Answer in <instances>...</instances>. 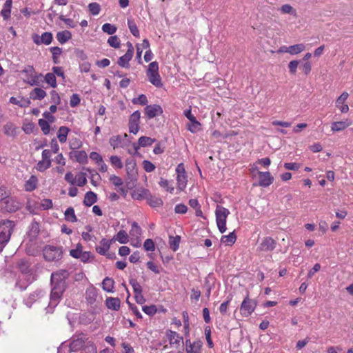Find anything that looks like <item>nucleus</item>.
I'll return each instance as SVG.
<instances>
[{"instance_id": "f257e3e1", "label": "nucleus", "mask_w": 353, "mask_h": 353, "mask_svg": "<svg viewBox=\"0 0 353 353\" xmlns=\"http://www.w3.org/2000/svg\"><path fill=\"white\" fill-rule=\"evenodd\" d=\"M52 290L50 296L48 307H55L62 298L63 292L65 291L67 285L65 281H51Z\"/></svg>"}, {"instance_id": "f03ea898", "label": "nucleus", "mask_w": 353, "mask_h": 353, "mask_svg": "<svg viewBox=\"0 0 353 353\" xmlns=\"http://www.w3.org/2000/svg\"><path fill=\"white\" fill-rule=\"evenodd\" d=\"M87 339L88 338L86 337V335L83 333L75 334L72 337L69 346L62 345V346L58 350V353H63V352H64V353H68L65 351L66 349H68V352L80 350L84 346Z\"/></svg>"}, {"instance_id": "7ed1b4c3", "label": "nucleus", "mask_w": 353, "mask_h": 353, "mask_svg": "<svg viewBox=\"0 0 353 353\" xmlns=\"http://www.w3.org/2000/svg\"><path fill=\"white\" fill-rule=\"evenodd\" d=\"M14 227L13 221L6 220L0 223V252L8 243Z\"/></svg>"}, {"instance_id": "20e7f679", "label": "nucleus", "mask_w": 353, "mask_h": 353, "mask_svg": "<svg viewBox=\"0 0 353 353\" xmlns=\"http://www.w3.org/2000/svg\"><path fill=\"white\" fill-rule=\"evenodd\" d=\"M43 255L48 262L59 261L63 257V248L59 246L46 245L43 249Z\"/></svg>"}, {"instance_id": "39448f33", "label": "nucleus", "mask_w": 353, "mask_h": 353, "mask_svg": "<svg viewBox=\"0 0 353 353\" xmlns=\"http://www.w3.org/2000/svg\"><path fill=\"white\" fill-rule=\"evenodd\" d=\"M149 81L157 88H161L163 83L159 72V63L157 61L151 62L146 72Z\"/></svg>"}, {"instance_id": "423d86ee", "label": "nucleus", "mask_w": 353, "mask_h": 353, "mask_svg": "<svg viewBox=\"0 0 353 353\" xmlns=\"http://www.w3.org/2000/svg\"><path fill=\"white\" fill-rule=\"evenodd\" d=\"M229 214L230 212L227 208L217 205L215 211L216 221L221 233H223L226 230V219Z\"/></svg>"}, {"instance_id": "0eeeda50", "label": "nucleus", "mask_w": 353, "mask_h": 353, "mask_svg": "<svg viewBox=\"0 0 353 353\" xmlns=\"http://www.w3.org/2000/svg\"><path fill=\"white\" fill-rule=\"evenodd\" d=\"M256 307V302L254 300L250 299L249 295L247 294L246 297L241 303L240 312L243 316L248 317L254 312Z\"/></svg>"}, {"instance_id": "6e6552de", "label": "nucleus", "mask_w": 353, "mask_h": 353, "mask_svg": "<svg viewBox=\"0 0 353 353\" xmlns=\"http://www.w3.org/2000/svg\"><path fill=\"white\" fill-rule=\"evenodd\" d=\"M141 113L139 110L134 112L129 117V132L134 134H137L140 126Z\"/></svg>"}, {"instance_id": "1a4fd4ad", "label": "nucleus", "mask_w": 353, "mask_h": 353, "mask_svg": "<svg viewBox=\"0 0 353 353\" xmlns=\"http://www.w3.org/2000/svg\"><path fill=\"white\" fill-rule=\"evenodd\" d=\"M52 34L49 32H43L41 36L37 34L32 35V40L37 45L45 44L49 45L52 41Z\"/></svg>"}, {"instance_id": "9d476101", "label": "nucleus", "mask_w": 353, "mask_h": 353, "mask_svg": "<svg viewBox=\"0 0 353 353\" xmlns=\"http://www.w3.org/2000/svg\"><path fill=\"white\" fill-rule=\"evenodd\" d=\"M276 245V242L272 238L267 236L264 238L258 247V250L262 252L272 251Z\"/></svg>"}, {"instance_id": "9b49d317", "label": "nucleus", "mask_w": 353, "mask_h": 353, "mask_svg": "<svg viewBox=\"0 0 353 353\" xmlns=\"http://www.w3.org/2000/svg\"><path fill=\"white\" fill-rule=\"evenodd\" d=\"M184 115L190 120L191 123L189 125L188 130L192 132H196L200 128L201 123L196 119V117L192 114L191 108L185 110Z\"/></svg>"}, {"instance_id": "f8f14e48", "label": "nucleus", "mask_w": 353, "mask_h": 353, "mask_svg": "<svg viewBox=\"0 0 353 353\" xmlns=\"http://www.w3.org/2000/svg\"><path fill=\"white\" fill-rule=\"evenodd\" d=\"M145 114L148 119H152L163 113L162 108L157 104L148 105L145 108Z\"/></svg>"}, {"instance_id": "ddd939ff", "label": "nucleus", "mask_w": 353, "mask_h": 353, "mask_svg": "<svg viewBox=\"0 0 353 353\" xmlns=\"http://www.w3.org/2000/svg\"><path fill=\"white\" fill-rule=\"evenodd\" d=\"M155 139H152L149 137L142 136L141 137L139 140L138 143H134L132 144V146L134 147V150H135V153H137V150L141 148H145L148 146L152 145L154 142H156Z\"/></svg>"}, {"instance_id": "4468645a", "label": "nucleus", "mask_w": 353, "mask_h": 353, "mask_svg": "<svg viewBox=\"0 0 353 353\" xmlns=\"http://www.w3.org/2000/svg\"><path fill=\"white\" fill-rule=\"evenodd\" d=\"M127 175L129 179H134L137 175V163L134 159H128L125 161Z\"/></svg>"}, {"instance_id": "2eb2a0df", "label": "nucleus", "mask_w": 353, "mask_h": 353, "mask_svg": "<svg viewBox=\"0 0 353 353\" xmlns=\"http://www.w3.org/2000/svg\"><path fill=\"white\" fill-rule=\"evenodd\" d=\"M259 185L261 187H268L274 181V178L269 172H259Z\"/></svg>"}, {"instance_id": "dca6fc26", "label": "nucleus", "mask_w": 353, "mask_h": 353, "mask_svg": "<svg viewBox=\"0 0 353 353\" xmlns=\"http://www.w3.org/2000/svg\"><path fill=\"white\" fill-rule=\"evenodd\" d=\"M70 158L79 163H85L88 161V155L84 150H74L70 152Z\"/></svg>"}, {"instance_id": "f3484780", "label": "nucleus", "mask_w": 353, "mask_h": 353, "mask_svg": "<svg viewBox=\"0 0 353 353\" xmlns=\"http://www.w3.org/2000/svg\"><path fill=\"white\" fill-rule=\"evenodd\" d=\"M40 232L39 224L38 222L34 221L29 226L28 236L30 241L36 239Z\"/></svg>"}, {"instance_id": "a211bd4d", "label": "nucleus", "mask_w": 353, "mask_h": 353, "mask_svg": "<svg viewBox=\"0 0 353 353\" xmlns=\"http://www.w3.org/2000/svg\"><path fill=\"white\" fill-rule=\"evenodd\" d=\"M69 272L66 270H60L56 272H53L51 275V281H65L69 277Z\"/></svg>"}, {"instance_id": "6ab92c4d", "label": "nucleus", "mask_w": 353, "mask_h": 353, "mask_svg": "<svg viewBox=\"0 0 353 353\" xmlns=\"http://www.w3.org/2000/svg\"><path fill=\"white\" fill-rule=\"evenodd\" d=\"M112 240L108 241L106 239H102L99 245L96 247V251L101 255H105L107 251L110 249Z\"/></svg>"}, {"instance_id": "aec40b11", "label": "nucleus", "mask_w": 353, "mask_h": 353, "mask_svg": "<svg viewBox=\"0 0 353 353\" xmlns=\"http://www.w3.org/2000/svg\"><path fill=\"white\" fill-rule=\"evenodd\" d=\"M18 128L12 123L8 122L3 126V132L8 137H15L17 134Z\"/></svg>"}, {"instance_id": "412c9836", "label": "nucleus", "mask_w": 353, "mask_h": 353, "mask_svg": "<svg viewBox=\"0 0 353 353\" xmlns=\"http://www.w3.org/2000/svg\"><path fill=\"white\" fill-rule=\"evenodd\" d=\"M17 268L22 274H29L31 271L30 263L25 259H21L17 263Z\"/></svg>"}, {"instance_id": "4be33fe9", "label": "nucleus", "mask_w": 353, "mask_h": 353, "mask_svg": "<svg viewBox=\"0 0 353 353\" xmlns=\"http://www.w3.org/2000/svg\"><path fill=\"white\" fill-rule=\"evenodd\" d=\"M121 301L119 298L109 297L105 300V305L108 308L117 311L120 308Z\"/></svg>"}, {"instance_id": "5701e85b", "label": "nucleus", "mask_w": 353, "mask_h": 353, "mask_svg": "<svg viewBox=\"0 0 353 353\" xmlns=\"http://www.w3.org/2000/svg\"><path fill=\"white\" fill-rule=\"evenodd\" d=\"M10 103L17 105L21 108H26L30 105V100L23 97H21L19 100L16 97H12L10 98Z\"/></svg>"}, {"instance_id": "b1692460", "label": "nucleus", "mask_w": 353, "mask_h": 353, "mask_svg": "<svg viewBox=\"0 0 353 353\" xmlns=\"http://www.w3.org/2000/svg\"><path fill=\"white\" fill-rule=\"evenodd\" d=\"M109 143L114 149L119 147L124 148L126 145L123 143V138L121 135H116L110 137Z\"/></svg>"}, {"instance_id": "393cba45", "label": "nucleus", "mask_w": 353, "mask_h": 353, "mask_svg": "<svg viewBox=\"0 0 353 353\" xmlns=\"http://www.w3.org/2000/svg\"><path fill=\"white\" fill-rule=\"evenodd\" d=\"M97 201V194L92 192L89 191L85 193L84 199H83V204L85 206L90 207L94 203H95Z\"/></svg>"}, {"instance_id": "a878e982", "label": "nucleus", "mask_w": 353, "mask_h": 353, "mask_svg": "<svg viewBox=\"0 0 353 353\" xmlns=\"http://www.w3.org/2000/svg\"><path fill=\"white\" fill-rule=\"evenodd\" d=\"M46 96L45 90L40 88H35L30 93V98L33 100H41Z\"/></svg>"}, {"instance_id": "bb28decb", "label": "nucleus", "mask_w": 353, "mask_h": 353, "mask_svg": "<svg viewBox=\"0 0 353 353\" xmlns=\"http://www.w3.org/2000/svg\"><path fill=\"white\" fill-rule=\"evenodd\" d=\"M167 336L169 339L170 345H180L181 341L183 340V338L179 335L176 332L169 330L167 334Z\"/></svg>"}, {"instance_id": "cd10ccee", "label": "nucleus", "mask_w": 353, "mask_h": 353, "mask_svg": "<svg viewBox=\"0 0 353 353\" xmlns=\"http://www.w3.org/2000/svg\"><path fill=\"white\" fill-rule=\"evenodd\" d=\"M12 3V0H6L3 5L1 14L5 20H8L10 17Z\"/></svg>"}, {"instance_id": "c85d7f7f", "label": "nucleus", "mask_w": 353, "mask_h": 353, "mask_svg": "<svg viewBox=\"0 0 353 353\" xmlns=\"http://www.w3.org/2000/svg\"><path fill=\"white\" fill-rule=\"evenodd\" d=\"M5 208L8 212H15L19 208L18 203L13 200L12 198H8L4 201Z\"/></svg>"}, {"instance_id": "c756f323", "label": "nucleus", "mask_w": 353, "mask_h": 353, "mask_svg": "<svg viewBox=\"0 0 353 353\" xmlns=\"http://www.w3.org/2000/svg\"><path fill=\"white\" fill-rule=\"evenodd\" d=\"M70 130V128L66 126H61L59 128L57 132V138L61 143H63L66 141L67 136Z\"/></svg>"}, {"instance_id": "7c9ffc66", "label": "nucleus", "mask_w": 353, "mask_h": 353, "mask_svg": "<svg viewBox=\"0 0 353 353\" xmlns=\"http://www.w3.org/2000/svg\"><path fill=\"white\" fill-rule=\"evenodd\" d=\"M72 37V34L68 30L59 32L57 34V39L61 44L66 43Z\"/></svg>"}, {"instance_id": "2f4dec72", "label": "nucleus", "mask_w": 353, "mask_h": 353, "mask_svg": "<svg viewBox=\"0 0 353 353\" xmlns=\"http://www.w3.org/2000/svg\"><path fill=\"white\" fill-rule=\"evenodd\" d=\"M201 347L202 342L201 341H194L186 347V352L187 353H201Z\"/></svg>"}, {"instance_id": "473e14b6", "label": "nucleus", "mask_w": 353, "mask_h": 353, "mask_svg": "<svg viewBox=\"0 0 353 353\" xmlns=\"http://www.w3.org/2000/svg\"><path fill=\"white\" fill-rule=\"evenodd\" d=\"M37 178L32 175L30 179L26 181L25 189L26 191L31 192L36 189L37 184Z\"/></svg>"}, {"instance_id": "72a5a7b5", "label": "nucleus", "mask_w": 353, "mask_h": 353, "mask_svg": "<svg viewBox=\"0 0 353 353\" xmlns=\"http://www.w3.org/2000/svg\"><path fill=\"white\" fill-rule=\"evenodd\" d=\"M236 240V235L234 232H230L228 235L222 236L221 242L227 245H231L235 243Z\"/></svg>"}, {"instance_id": "f704fd0d", "label": "nucleus", "mask_w": 353, "mask_h": 353, "mask_svg": "<svg viewBox=\"0 0 353 353\" xmlns=\"http://www.w3.org/2000/svg\"><path fill=\"white\" fill-rule=\"evenodd\" d=\"M132 55L125 53L119 59L117 63L122 68H129V62L132 59Z\"/></svg>"}, {"instance_id": "c9c22d12", "label": "nucleus", "mask_w": 353, "mask_h": 353, "mask_svg": "<svg viewBox=\"0 0 353 353\" xmlns=\"http://www.w3.org/2000/svg\"><path fill=\"white\" fill-rule=\"evenodd\" d=\"M350 125V123L345 121H336L332 123L331 130L333 132H339L345 130Z\"/></svg>"}, {"instance_id": "e433bc0d", "label": "nucleus", "mask_w": 353, "mask_h": 353, "mask_svg": "<svg viewBox=\"0 0 353 353\" xmlns=\"http://www.w3.org/2000/svg\"><path fill=\"white\" fill-rule=\"evenodd\" d=\"M114 281L109 277H105L102 282L103 290L108 292H112L114 288Z\"/></svg>"}, {"instance_id": "4c0bfd02", "label": "nucleus", "mask_w": 353, "mask_h": 353, "mask_svg": "<svg viewBox=\"0 0 353 353\" xmlns=\"http://www.w3.org/2000/svg\"><path fill=\"white\" fill-rule=\"evenodd\" d=\"M181 241V236L179 235H176L175 236H170L169 237V244L170 248L173 251H176L179 249V243Z\"/></svg>"}, {"instance_id": "58836bf2", "label": "nucleus", "mask_w": 353, "mask_h": 353, "mask_svg": "<svg viewBox=\"0 0 353 353\" xmlns=\"http://www.w3.org/2000/svg\"><path fill=\"white\" fill-rule=\"evenodd\" d=\"M65 219L70 222H77V218L74 213V210L72 207H69L65 212Z\"/></svg>"}, {"instance_id": "ea45409f", "label": "nucleus", "mask_w": 353, "mask_h": 353, "mask_svg": "<svg viewBox=\"0 0 353 353\" xmlns=\"http://www.w3.org/2000/svg\"><path fill=\"white\" fill-rule=\"evenodd\" d=\"M114 239L120 243L125 244L128 242V235L125 230H120L114 237Z\"/></svg>"}, {"instance_id": "a19ab883", "label": "nucleus", "mask_w": 353, "mask_h": 353, "mask_svg": "<svg viewBox=\"0 0 353 353\" xmlns=\"http://www.w3.org/2000/svg\"><path fill=\"white\" fill-rule=\"evenodd\" d=\"M128 26L132 34L135 37H139V30L132 19H128Z\"/></svg>"}, {"instance_id": "79ce46f5", "label": "nucleus", "mask_w": 353, "mask_h": 353, "mask_svg": "<svg viewBox=\"0 0 353 353\" xmlns=\"http://www.w3.org/2000/svg\"><path fill=\"white\" fill-rule=\"evenodd\" d=\"M305 50V46L303 43H299L289 46V54L292 55L301 53Z\"/></svg>"}, {"instance_id": "37998d69", "label": "nucleus", "mask_w": 353, "mask_h": 353, "mask_svg": "<svg viewBox=\"0 0 353 353\" xmlns=\"http://www.w3.org/2000/svg\"><path fill=\"white\" fill-rule=\"evenodd\" d=\"M44 80L48 84H49L53 88H56L57 85L56 77L54 74L52 72L47 73L44 77Z\"/></svg>"}, {"instance_id": "c03bdc74", "label": "nucleus", "mask_w": 353, "mask_h": 353, "mask_svg": "<svg viewBox=\"0 0 353 353\" xmlns=\"http://www.w3.org/2000/svg\"><path fill=\"white\" fill-rule=\"evenodd\" d=\"M38 123H39V127L41 129V131L43 132V133L44 134L46 135L50 133V123H48V121H47L46 120H44L43 119H40L38 121Z\"/></svg>"}, {"instance_id": "a18cd8bd", "label": "nucleus", "mask_w": 353, "mask_h": 353, "mask_svg": "<svg viewBox=\"0 0 353 353\" xmlns=\"http://www.w3.org/2000/svg\"><path fill=\"white\" fill-rule=\"evenodd\" d=\"M50 50L52 54L53 63L54 64L59 63V61L58 59V57L61 54L62 49L59 47L55 46L50 48Z\"/></svg>"}, {"instance_id": "49530a36", "label": "nucleus", "mask_w": 353, "mask_h": 353, "mask_svg": "<svg viewBox=\"0 0 353 353\" xmlns=\"http://www.w3.org/2000/svg\"><path fill=\"white\" fill-rule=\"evenodd\" d=\"M43 77L42 74H37L36 72L33 74V76H30V79L25 81L27 83L30 85H39L41 81L40 78Z\"/></svg>"}, {"instance_id": "de8ad7c7", "label": "nucleus", "mask_w": 353, "mask_h": 353, "mask_svg": "<svg viewBox=\"0 0 353 353\" xmlns=\"http://www.w3.org/2000/svg\"><path fill=\"white\" fill-rule=\"evenodd\" d=\"M141 234V229L137 222H133L130 231V235L138 238Z\"/></svg>"}, {"instance_id": "09e8293b", "label": "nucleus", "mask_w": 353, "mask_h": 353, "mask_svg": "<svg viewBox=\"0 0 353 353\" xmlns=\"http://www.w3.org/2000/svg\"><path fill=\"white\" fill-rule=\"evenodd\" d=\"M108 43L110 46L114 48H119L121 46V41L117 36H111L108 39Z\"/></svg>"}, {"instance_id": "8fccbe9b", "label": "nucleus", "mask_w": 353, "mask_h": 353, "mask_svg": "<svg viewBox=\"0 0 353 353\" xmlns=\"http://www.w3.org/2000/svg\"><path fill=\"white\" fill-rule=\"evenodd\" d=\"M117 28L114 25L106 23L102 26V30L108 33V34L112 35L116 32Z\"/></svg>"}, {"instance_id": "3c124183", "label": "nucleus", "mask_w": 353, "mask_h": 353, "mask_svg": "<svg viewBox=\"0 0 353 353\" xmlns=\"http://www.w3.org/2000/svg\"><path fill=\"white\" fill-rule=\"evenodd\" d=\"M186 176L185 174H179L177 176L178 188L181 191L183 190L186 186Z\"/></svg>"}, {"instance_id": "603ef678", "label": "nucleus", "mask_w": 353, "mask_h": 353, "mask_svg": "<svg viewBox=\"0 0 353 353\" xmlns=\"http://www.w3.org/2000/svg\"><path fill=\"white\" fill-rule=\"evenodd\" d=\"M88 8L90 13L93 15H97L101 10L100 5L96 2L90 3L88 5Z\"/></svg>"}, {"instance_id": "864d4df0", "label": "nucleus", "mask_w": 353, "mask_h": 353, "mask_svg": "<svg viewBox=\"0 0 353 353\" xmlns=\"http://www.w3.org/2000/svg\"><path fill=\"white\" fill-rule=\"evenodd\" d=\"M142 310L146 314L149 316H153L157 312V307L154 305H145L143 307Z\"/></svg>"}, {"instance_id": "5fc2aeb1", "label": "nucleus", "mask_w": 353, "mask_h": 353, "mask_svg": "<svg viewBox=\"0 0 353 353\" xmlns=\"http://www.w3.org/2000/svg\"><path fill=\"white\" fill-rule=\"evenodd\" d=\"M159 184L161 187L165 188L168 192H170V193L173 192L174 187L170 186V181L167 179L161 178Z\"/></svg>"}, {"instance_id": "6e6d98bb", "label": "nucleus", "mask_w": 353, "mask_h": 353, "mask_svg": "<svg viewBox=\"0 0 353 353\" xmlns=\"http://www.w3.org/2000/svg\"><path fill=\"white\" fill-rule=\"evenodd\" d=\"M111 164L117 168L121 169L123 168V163L121 159L117 156H112L110 158Z\"/></svg>"}, {"instance_id": "4d7b16f0", "label": "nucleus", "mask_w": 353, "mask_h": 353, "mask_svg": "<svg viewBox=\"0 0 353 353\" xmlns=\"http://www.w3.org/2000/svg\"><path fill=\"white\" fill-rule=\"evenodd\" d=\"M349 94L347 92H343L336 99V106L339 108L341 105H345V101L348 98Z\"/></svg>"}, {"instance_id": "13d9d810", "label": "nucleus", "mask_w": 353, "mask_h": 353, "mask_svg": "<svg viewBox=\"0 0 353 353\" xmlns=\"http://www.w3.org/2000/svg\"><path fill=\"white\" fill-rule=\"evenodd\" d=\"M37 130L35 125L30 122L26 124H24L23 126V130L26 134H30L31 133H34V130Z\"/></svg>"}, {"instance_id": "bf43d9fd", "label": "nucleus", "mask_w": 353, "mask_h": 353, "mask_svg": "<svg viewBox=\"0 0 353 353\" xmlns=\"http://www.w3.org/2000/svg\"><path fill=\"white\" fill-rule=\"evenodd\" d=\"M129 282L133 288L134 294H140V292H142V288L136 279H130Z\"/></svg>"}, {"instance_id": "052dcab7", "label": "nucleus", "mask_w": 353, "mask_h": 353, "mask_svg": "<svg viewBox=\"0 0 353 353\" xmlns=\"http://www.w3.org/2000/svg\"><path fill=\"white\" fill-rule=\"evenodd\" d=\"M132 103L134 104L139 103L140 105H146L148 103L147 97L145 94H140L139 96V97L134 98L132 99Z\"/></svg>"}, {"instance_id": "680f3d73", "label": "nucleus", "mask_w": 353, "mask_h": 353, "mask_svg": "<svg viewBox=\"0 0 353 353\" xmlns=\"http://www.w3.org/2000/svg\"><path fill=\"white\" fill-rule=\"evenodd\" d=\"M77 185L78 186H83L85 185L86 183H87V179H86V177H85V174L83 173V172H80L77 176Z\"/></svg>"}, {"instance_id": "e2e57ef3", "label": "nucleus", "mask_w": 353, "mask_h": 353, "mask_svg": "<svg viewBox=\"0 0 353 353\" xmlns=\"http://www.w3.org/2000/svg\"><path fill=\"white\" fill-rule=\"evenodd\" d=\"M41 296H43V292L41 290H36L35 292L30 294L28 301L30 303H33L34 301L39 299Z\"/></svg>"}, {"instance_id": "0e129e2a", "label": "nucleus", "mask_w": 353, "mask_h": 353, "mask_svg": "<svg viewBox=\"0 0 353 353\" xmlns=\"http://www.w3.org/2000/svg\"><path fill=\"white\" fill-rule=\"evenodd\" d=\"M51 166V162H47L46 161H40L37 165V170L43 172Z\"/></svg>"}, {"instance_id": "69168bd1", "label": "nucleus", "mask_w": 353, "mask_h": 353, "mask_svg": "<svg viewBox=\"0 0 353 353\" xmlns=\"http://www.w3.org/2000/svg\"><path fill=\"white\" fill-rule=\"evenodd\" d=\"M143 248L146 251H154L155 250L154 241L150 239H146L143 243Z\"/></svg>"}, {"instance_id": "338daca9", "label": "nucleus", "mask_w": 353, "mask_h": 353, "mask_svg": "<svg viewBox=\"0 0 353 353\" xmlns=\"http://www.w3.org/2000/svg\"><path fill=\"white\" fill-rule=\"evenodd\" d=\"M81 99L78 94H73L70 97V105L71 107L74 108L80 103Z\"/></svg>"}, {"instance_id": "774afa93", "label": "nucleus", "mask_w": 353, "mask_h": 353, "mask_svg": "<svg viewBox=\"0 0 353 353\" xmlns=\"http://www.w3.org/2000/svg\"><path fill=\"white\" fill-rule=\"evenodd\" d=\"M143 169L147 172H151L154 171L155 169V165L152 163H151L150 161H148V160H144L143 161Z\"/></svg>"}]
</instances>
